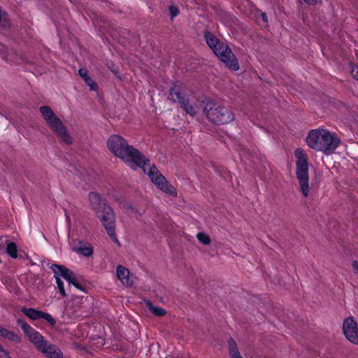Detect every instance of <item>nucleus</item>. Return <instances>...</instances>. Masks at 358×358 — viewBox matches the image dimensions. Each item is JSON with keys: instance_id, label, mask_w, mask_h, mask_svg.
I'll list each match as a JSON object with an SVG mask.
<instances>
[{"instance_id": "1", "label": "nucleus", "mask_w": 358, "mask_h": 358, "mask_svg": "<svg viewBox=\"0 0 358 358\" xmlns=\"http://www.w3.org/2000/svg\"><path fill=\"white\" fill-rule=\"evenodd\" d=\"M107 147L114 155L133 169H136V167L144 168L148 162L145 155L129 145L121 136L111 135L107 141Z\"/></svg>"}, {"instance_id": "2", "label": "nucleus", "mask_w": 358, "mask_h": 358, "mask_svg": "<svg viewBox=\"0 0 358 358\" xmlns=\"http://www.w3.org/2000/svg\"><path fill=\"white\" fill-rule=\"evenodd\" d=\"M17 324L22 329L24 335L35 348L48 358H63L62 350L55 345L49 343L35 329L28 324L24 320L17 319Z\"/></svg>"}, {"instance_id": "3", "label": "nucleus", "mask_w": 358, "mask_h": 358, "mask_svg": "<svg viewBox=\"0 0 358 358\" xmlns=\"http://www.w3.org/2000/svg\"><path fill=\"white\" fill-rule=\"evenodd\" d=\"M306 143L310 148L328 154L338 147L341 140L336 133L317 129L309 132Z\"/></svg>"}, {"instance_id": "4", "label": "nucleus", "mask_w": 358, "mask_h": 358, "mask_svg": "<svg viewBox=\"0 0 358 358\" xmlns=\"http://www.w3.org/2000/svg\"><path fill=\"white\" fill-rule=\"evenodd\" d=\"M204 38L208 47L227 67H240L236 56L227 43L220 41L208 31H205Z\"/></svg>"}, {"instance_id": "5", "label": "nucleus", "mask_w": 358, "mask_h": 358, "mask_svg": "<svg viewBox=\"0 0 358 358\" xmlns=\"http://www.w3.org/2000/svg\"><path fill=\"white\" fill-rule=\"evenodd\" d=\"M39 111L47 125L57 136L66 144L71 145L73 143L72 137L62 121L57 116L50 107L48 106H41Z\"/></svg>"}, {"instance_id": "6", "label": "nucleus", "mask_w": 358, "mask_h": 358, "mask_svg": "<svg viewBox=\"0 0 358 358\" xmlns=\"http://www.w3.org/2000/svg\"><path fill=\"white\" fill-rule=\"evenodd\" d=\"M294 155L296 158V175L299 185V189L302 195L307 198L310 192L308 157L301 148H297L294 152Z\"/></svg>"}, {"instance_id": "7", "label": "nucleus", "mask_w": 358, "mask_h": 358, "mask_svg": "<svg viewBox=\"0 0 358 358\" xmlns=\"http://www.w3.org/2000/svg\"><path fill=\"white\" fill-rule=\"evenodd\" d=\"M206 117L215 124H227L234 119V114L227 107L207 103L204 108Z\"/></svg>"}, {"instance_id": "8", "label": "nucleus", "mask_w": 358, "mask_h": 358, "mask_svg": "<svg viewBox=\"0 0 358 358\" xmlns=\"http://www.w3.org/2000/svg\"><path fill=\"white\" fill-rule=\"evenodd\" d=\"M96 217L102 223L103 227L107 231L108 235L116 243L120 245L115 233V215L110 206L105 208L96 213Z\"/></svg>"}, {"instance_id": "9", "label": "nucleus", "mask_w": 358, "mask_h": 358, "mask_svg": "<svg viewBox=\"0 0 358 358\" xmlns=\"http://www.w3.org/2000/svg\"><path fill=\"white\" fill-rule=\"evenodd\" d=\"M147 174L157 188L169 195L177 196L176 189L167 181L155 165L149 166Z\"/></svg>"}, {"instance_id": "10", "label": "nucleus", "mask_w": 358, "mask_h": 358, "mask_svg": "<svg viewBox=\"0 0 358 358\" xmlns=\"http://www.w3.org/2000/svg\"><path fill=\"white\" fill-rule=\"evenodd\" d=\"M342 330L347 341L358 345V322L354 317L349 316L343 320Z\"/></svg>"}, {"instance_id": "11", "label": "nucleus", "mask_w": 358, "mask_h": 358, "mask_svg": "<svg viewBox=\"0 0 358 358\" xmlns=\"http://www.w3.org/2000/svg\"><path fill=\"white\" fill-rule=\"evenodd\" d=\"M51 268L54 274L64 278L66 281H68L69 285H73L77 289L82 291L83 290L82 285L78 282L74 273L70 269L57 264H52Z\"/></svg>"}, {"instance_id": "12", "label": "nucleus", "mask_w": 358, "mask_h": 358, "mask_svg": "<svg viewBox=\"0 0 358 358\" xmlns=\"http://www.w3.org/2000/svg\"><path fill=\"white\" fill-rule=\"evenodd\" d=\"M22 312L31 320L43 319L52 327L56 325V320L49 313L32 308H22Z\"/></svg>"}, {"instance_id": "13", "label": "nucleus", "mask_w": 358, "mask_h": 358, "mask_svg": "<svg viewBox=\"0 0 358 358\" xmlns=\"http://www.w3.org/2000/svg\"><path fill=\"white\" fill-rule=\"evenodd\" d=\"M169 94L171 100L179 104L185 101V99L189 97L187 87L180 82H176L173 84L169 90Z\"/></svg>"}, {"instance_id": "14", "label": "nucleus", "mask_w": 358, "mask_h": 358, "mask_svg": "<svg viewBox=\"0 0 358 358\" xmlns=\"http://www.w3.org/2000/svg\"><path fill=\"white\" fill-rule=\"evenodd\" d=\"M89 201L95 214L103 210L105 206H109L106 203L105 200L101 197L100 194L96 192H90L89 194Z\"/></svg>"}, {"instance_id": "15", "label": "nucleus", "mask_w": 358, "mask_h": 358, "mask_svg": "<svg viewBox=\"0 0 358 358\" xmlns=\"http://www.w3.org/2000/svg\"><path fill=\"white\" fill-rule=\"evenodd\" d=\"M116 275L117 278L124 285L130 287L133 285V275L126 267L122 265L117 266L116 268Z\"/></svg>"}, {"instance_id": "16", "label": "nucleus", "mask_w": 358, "mask_h": 358, "mask_svg": "<svg viewBox=\"0 0 358 358\" xmlns=\"http://www.w3.org/2000/svg\"><path fill=\"white\" fill-rule=\"evenodd\" d=\"M83 299L84 298L83 296H73V298L69 301L66 305V312L70 315H76L80 309L82 303H83Z\"/></svg>"}, {"instance_id": "17", "label": "nucleus", "mask_w": 358, "mask_h": 358, "mask_svg": "<svg viewBox=\"0 0 358 358\" xmlns=\"http://www.w3.org/2000/svg\"><path fill=\"white\" fill-rule=\"evenodd\" d=\"M5 59L7 62H12L15 64H21V62L26 61L24 56L19 54L16 50L11 49L8 50L5 55Z\"/></svg>"}, {"instance_id": "18", "label": "nucleus", "mask_w": 358, "mask_h": 358, "mask_svg": "<svg viewBox=\"0 0 358 358\" xmlns=\"http://www.w3.org/2000/svg\"><path fill=\"white\" fill-rule=\"evenodd\" d=\"M180 107L185 111V113L191 116H194L197 113L198 107L194 103H192L187 97L180 103Z\"/></svg>"}, {"instance_id": "19", "label": "nucleus", "mask_w": 358, "mask_h": 358, "mask_svg": "<svg viewBox=\"0 0 358 358\" xmlns=\"http://www.w3.org/2000/svg\"><path fill=\"white\" fill-rule=\"evenodd\" d=\"M73 251L80 255L90 257L93 255L94 250L89 243H85L73 249Z\"/></svg>"}, {"instance_id": "20", "label": "nucleus", "mask_w": 358, "mask_h": 358, "mask_svg": "<svg viewBox=\"0 0 358 358\" xmlns=\"http://www.w3.org/2000/svg\"><path fill=\"white\" fill-rule=\"evenodd\" d=\"M228 348H229V353L231 358H243L241 356L237 344L235 341V340L232 338H230L228 340Z\"/></svg>"}, {"instance_id": "21", "label": "nucleus", "mask_w": 358, "mask_h": 358, "mask_svg": "<svg viewBox=\"0 0 358 358\" xmlns=\"http://www.w3.org/2000/svg\"><path fill=\"white\" fill-rule=\"evenodd\" d=\"M0 336L16 343H20L21 341V338L18 335L2 327H0Z\"/></svg>"}, {"instance_id": "22", "label": "nucleus", "mask_w": 358, "mask_h": 358, "mask_svg": "<svg viewBox=\"0 0 358 358\" xmlns=\"http://www.w3.org/2000/svg\"><path fill=\"white\" fill-rule=\"evenodd\" d=\"M146 305L149 310L156 316H163L166 314L165 309L161 307L153 306L150 301H147Z\"/></svg>"}, {"instance_id": "23", "label": "nucleus", "mask_w": 358, "mask_h": 358, "mask_svg": "<svg viewBox=\"0 0 358 358\" xmlns=\"http://www.w3.org/2000/svg\"><path fill=\"white\" fill-rule=\"evenodd\" d=\"M6 253L12 258H17V245L13 242H8L6 248Z\"/></svg>"}, {"instance_id": "24", "label": "nucleus", "mask_w": 358, "mask_h": 358, "mask_svg": "<svg viewBox=\"0 0 358 358\" xmlns=\"http://www.w3.org/2000/svg\"><path fill=\"white\" fill-rule=\"evenodd\" d=\"M10 25V20L8 13L3 10L0 6V27H6Z\"/></svg>"}, {"instance_id": "25", "label": "nucleus", "mask_w": 358, "mask_h": 358, "mask_svg": "<svg viewBox=\"0 0 358 358\" xmlns=\"http://www.w3.org/2000/svg\"><path fill=\"white\" fill-rule=\"evenodd\" d=\"M54 277L55 278L56 283H57V287H58V289H59V292L60 294L62 296H66V292H65V289H64V282L61 280L60 275H57L54 274Z\"/></svg>"}, {"instance_id": "26", "label": "nucleus", "mask_w": 358, "mask_h": 358, "mask_svg": "<svg viewBox=\"0 0 358 358\" xmlns=\"http://www.w3.org/2000/svg\"><path fill=\"white\" fill-rule=\"evenodd\" d=\"M196 238L203 245H209L210 243V238L209 236L203 232H199L196 234Z\"/></svg>"}, {"instance_id": "27", "label": "nucleus", "mask_w": 358, "mask_h": 358, "mask_svg": "<svg viewBox=\"0 0 358 358\" xmlns=\"http://www.w3.org/2000/svg\"><path fill=\"white\" fill-rule=\"evenodd\" d=\"M86 85H87L90 90L92 91H96L98 90V85L92 79V77H87V80H85Z\"/></svg>"}, {"instance_id": "28", "label": "nucleus", "mask_w": 358, "mask_h": 358, "mask_svg": "<svg viewBox=\"0 0 358 358\" xmlns=\"http://www.w3.org/2000/svg\"><path fill=\"white\" fill-rule=\"evenodd\" d=\"M169 10L170 13L171 19L173 20L180 13L178 8L175 5H170L169 6Z\"/></svg>"}, {"instance_id": "29", "label": "nucleus", "mask_w": 358, "mask_h": 358, "mask_svg": "<svg viewBox=\"0 0 358 358\" xmlns=\"http://www.w3.org/2000/svg\"><path fill=\"white\" fill-rule=\"evenodd\" d=\"M78 73L84 81L87 80V77H90L87 69H79Z\"/></svg>"}, {"instance_id": "30", "label": "nucleus", "mask_w": 358, "mask_h": 358, "mask_svg": "<svg viewBox=\"0 0 358 358\" xmlns=\"http://www.w3.org/2000/svg\"><path fill=\"white\" fill-rule=\"evenodd\" d=\"M9 241L6 237H0V250L6 249Z\"/></svg>"}, {"instance_id": "31", "label": "nucleus", "mask_w": 358, "mask_h": 358, "mask_svg": "<svg viewBox=\"0 0 358 358\" xmlns=\"http://www.w3.org/2000/svg\"><path fill=\"white\" fill-rule=\"evenodd\" d=\"M352 266L354 273L358 275V261L353 260L352 263Z\"/></svg>"}, {"instance_id": "32", "label": "nucleus", "mask_w": 358, "mask_h": 358, "mask_svg": "<svg viewBox=\"0 0 358 358\" xmlns=\"http://www.w3.org/2000/svg\"><path fill=\"white\" fill-rule=\"evenodd\" d=\"M352 266L354 273L358 275V261L353 260L352 263Z\"/></svg>"}, {"instance_id": "33", "label": "nucleus", "mask_w": 358, "mask_h": 358, "mask_svg": "<svg viewBox=\"0 0 358 358\" xmlns=\"http://www.w3.org/2000/svg\"><path fill=\"white\" fill-rule=\"evenodd\" d=\"M350 73L353 78L358 80V69H351Z\"/></svg>"}, {"instance_id": "34", "label": "nucleus", "mask_w": 358, "mask_h": 358, "mask_svg": "<svg viewBox=\"0 0 358 358\" xmlns=\"http://www.w3.org/2000/svg\"><path fill=\"white\" fill-rule=\"evenodd\" d=\"M308 5L314 6L317 3V0H303Z\"/></svg>"}, {"instance_id": "35", "label": "nucleus", "mask_w": 358, "mask_h": 358, "mask_svg": "<svg viewBox=\"0 0 358 358\" xmlns=\"http://www.w3.org/2000/svg\"><path fill=\"white\" fill-rule=\"evenodd\" d=\"M65 215H66V220L67 224H68L69 226H70V224H71V218H70V216H69L66 213Z\"/></svg>"}, {"instance_id": "36", "label": "nucleus", "mask_w": 358, "mask_h": 358, "mask_svg": "<svg viewBox=\"0 0 358 358\" xmlns=\"http://www.w3.org/2000/svg\"><path fill=\"white\" fill-rule=\"evenodd\" d=\"M262 20L264 21V22H267V16H266V14L265 13H263L262 14Z\"/></svg>"}, {"instance_id": "37", "label": "nucleus", "mask_w": 358, "mask_h": 358, "mask_svg": "<svg viewBox=\"0 0 358 358\" xmlns=\"http://www.w3.org/2000/svg\"><path fill=\"white\" fill-rule=\"evenodd\" d=\"M146 159H148V162H146L145 166H146L147 164H148V166H150V164H148L150 160L147 157H146ZM142 169L145 173H148L145 166H144V168H142Z\"/></svg>"}, {"instance_id": "38", "label": "nucleus", "mask_w": 358, "mask_h": 358, "mask_svg": "<svg viewBox=\"0 0 358 358\" xmlns=\"http://www.w3.org/2000/svg\"><path fill=\"white\" fill-rule=\"evenodd\" d=\"M112 72H113L115 75H117V76L119 77V76L117 75V74H118L117 69H112Z\"/></svg>"}, {"instance_id": "39", "label": "nucleus", "mask_w": 358, "mask_h": 358, "mask_svg": "<svg viewBox=\"0 0 358 358\" xmlns=\"http://www.w3.org/2000/svg\"><path fill=\"white\" fill-rule=\"evenodd\" d=\"M350 67H351V68H353V67H358V65H355V64H353L352 63H350Z\"/></svg>"}, {"instance_id": "40", "label": "nucleus", "mask_w": 358, "mask_h": 358, "mask_svg": "<svg viewBox=\"0 0 358 358\" xmlns=\"http://www.w3.org/2000/svg\"><path fill=\"white\" fill-rule=\"evenodd\" d=\"M0 352H5L3 348L2 347L1 345H0Z\"/></svg>"}]
</instances>
